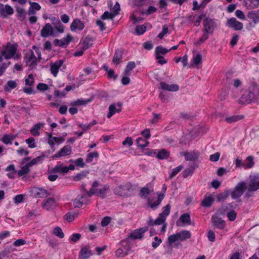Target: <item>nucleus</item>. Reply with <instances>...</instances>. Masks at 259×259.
<instances>
[{
	"instance_id": "nucleus-1",
	"label": "nucleus",
	"mask_w": 259,
	"mask_h": 259,
	"mask_svg": "<svg viewBox=\"0 0 259 259\" xmlns=\"http://www.w3.org/2000/svg\"><path fill=\"white\" fill-rule=\"evenodd\" d=\"M239 102L242 104L259 102V87L256 84L250 85L242 94Z\"/></svg>"
},
{
	"instance_id": "nucleus-2",
	"label": "nucleus",
	"mask_w": 259,
	"mask_h": 259,
	"mask_svg": "<svg viewBox=\"0 0 259 259\" xmlns=\"http://www.w3.org/2000/svg\"><path fill=\"white\" fill-rule=\"evenodd\" d=\"M24 61L26 65L30 69L36 68L37 63L40 62L41 59H38V57H36L32 50L28 49L24 51Z\"/></svg>"
},
{
	"instance_id": "nucleus-3",
	"label": "nucleus",
	"mask_w": 259,
	"mask_h": 259,
	"mask_svg": "<svg viewBox=\"0 0 259 259\" xmlns=\"http://www.w3.org/2000/svg\"><path fill=\"white\" fill-rule=\"evenodd\" d=\"M191 237V234L189 231H181L176 234H174L168 237L167 243L168 245H171L172 243L177 241H185Z\"/></svg>"
},
{
	"instance_id": "nucleus-4",
	"label": "nucleus",
	"mask_w": 259,
	"mask_h": 259,
	"mask_svg": "<svg viewBox=\"0 0 259 259\" xmlns=\"http://www.w3.org/2000/svg\"><path fill=\"white\" fill-rule=\"evenodd\" d=\"M247 18L252 20L251 22H249L246 26V28L250 30L255 25L259 23V9L257 10H253L247 13Z\"/></svg>"
},
{
	"instance_id": "nucleus-5",
	"label": "nucleus",
	"mask_w": 259,
	"mask_h": 259,
	"mask_svg": "<svg viewBox=\"0 0 259 259\" xmlns=\"http://www.w3.org/2000/svg\"><path fill=\"white\" fill-rule=\"evenodd\" d=\"M246 189V185L244 182L238 183L231 193L232 198L234 199L238 198L242 195Z\"/></svg>"
},
{
	"instance_id": "nucleus-6",
	"label": "nucleus",
	"mask_w": 259,
	"mask_h": 259,
	"mask_svg": "<svg viewBox=\"0 0 259 259\" xmlns=\"http://www.w3.org/2000/svg\"><path fill=\"white\" fill-rule=\"evenodd\" d=\"M170 211V205L167 204L164 208L162 213L159 214V217L154 221V223L156 225H159L163 224L166 220V217L169 215Z\"/></svg>"
},
{
	"instance_id": "nucleus-7",
	"label": "nucleus",
	"mask_w": 259,
	"mask_h": 259,
	"mask_svg": "<svg viewBox=\"0 0 259 259\" xmlns=\"http://www.w3.org/2000/svg\"><path fill=\"white\" fill-rule=\"evenodd\" d=\"M132 186L131 184H126L124 185H120L117 186L114 190V193L116 195L120 196H127V192L131 191Z\"/></svg>"
},
{
	"instance_id": "nucleus-8",
	"label": "nucleus",
	"mask_w": 259,
	"mask_h": 259,
	"mask_svg": "<svg viewBox=\"0 0 259 259\" xmlns=\"http://www.w3.org/2000/svg\"><path fill=\"white\" fill-rule=\"evenodd\" d=\"M203 31L212 34L216 27V24L213 20L207 18L203 21Z\"/></svg>"
},
{
	"instance_id": "nucleus-9",
	"label": "nucleus",
	"mask_w": 259,
	"mask_h": 259,
	"mask_svg": "<svg viewBox=\"0 0 259 259\" xmlns=\"http://www.w3.org/2000/svg\"><path fill=\"white\" fill-rule=\"evenodd\" d=\"M259 189V175H255L250 177V181L248 184V191L249 192L255 191Z\"/></svg>"
},
{
	"instance_id": "nucleus-10",
	"label": "nucleus",
	"mask_w": 259,
	"mask_h": 259,
	"mask_svg": "<svg viewBox=\"0 0 259 259\" xmlns=\"http://www.w3.org/2000/svg\"><path fill=\"white\" fill-rule=\"evenodd\" d=\"M17 47L15 45H7L6 50L2 51V54L6 59L12 58L17 52Z\"/></svg>"
},
{
	"instance_id": "nucleus-11",
	"label": "nucleus",
	"mask_w": 259,
	"mask_h": 259,
	"mask_svg": "<svg viewBox=\"0 0 259 259\" xmlns=\"http://www.w3.org/2000/svg\"><path fill=\"white\" fill-rule=\"evenodd\" d=\"M226 25L234 30H241L243 29V24L238 21L235 18H231L227 21Z\"/></svg>"
},
{
	"instance_id": "nucleus-12",
	"label": "nucleus",
	"mask_w": 259,
	"mask_h": 259,
	"mask_svg": "<svg viewBox=\"0 0 259 259\" xmlns=\"http://www.w3.org/2000/svg\"><path fill=\"white\" fill-rule=\"evenodd\" d=\"M122 103L121 102H118L116 105L115 104H111L109 107V112L107 114V117L110 118L115 113H119L122 110Z\"/></svg>"
},
{
	"instance_id": "nucleus-13",
	"label": "nucleus",
	"mask_w": 259,
	"mask_h": 259,
	"mask_svg": "<svg viewBox=\"0 0 259 259\" xmlns=\"http://www.w3.org/2000/svg\"><path fill=\"white\" fill-rule=\"evenodd\" d=\"M89 200L87 199V195L85 194H79L75 199L73 202V204L75 207H81L83 204H87Z\"/></svg>"
},
{
	"instance_id": "nucleus-14",
	"label": "nucleus",
	"mask_w": 259,
	"mask_h": 259,
	"mask_svg": "<svg viewBox=\"0 0 259 259\" xmlns=\"http://www.w3.org/2000/svg\"><path fill=\"white\" fill-rule=\"evenodd\" d=\"M64 61L62 60H58L50 63V70L54 77H56L59 68L62 66Z\"/></svg>"
},
{
	"instance_id": "nucleus-15",
	"label": "nucleus",
	"mask_w": 259,
	"mask_h": 259,
	"mask_svg": "<svg viewBox=\"0 0 259 259\" xmlns=\"http://www.w3.org/2000/svg\"><path fill=\"white\" fill-rule=\"evenodd\" d=\"M148 230V227H144L140 229H137L133 231L129 236L130 238L134 239H140L143 237L145 232Z\"/></svg>"
},
{
	"instance_id": "nucleus-16",
	"label": "nucleus",
	"mask_w": 259,
	"mask_h": 259,
	"mask_svg": "<svg viewBox=\"0 0 259 259\" xmlns=\"http://www.w3.org/2000/svg\"><path fill=\"white\" fill-rule=\"evenodd\" d=\"M72 40V36L70 34H68L66 37L61 39H55L54 40V45L63 47L65 45H68Z\"/></svg>"
},
{
	"instance_id": "nucleus-17",
	"label": "nucleus",
	"mask_w": 259,
	"mask_h": 259,
	"mask_svg": "<svg viewBox=\"0 0 259 259\" xmlns=\"http://www.w3.org/2000/svg\"><path fill=\"white\" fill-rule=\"evenodd\" d=\"M211 222L213 225L218 229H223L226 225L225 222L221 218L213 215L211 218Z\"/></svg>"
},
{
	"instance_id": "nucleus-18",
	"label": "nucleus",
	"mask_w": 259,
	"mask_h": 259,
	"mask_svg": "<svg viewBox=\"0 0 259 259\" xmlns=\"http://www.w3.org/2000/svg\"><path fill=\"white\" fill-rule=\"evenodd\" d=\"M130 249V244L126 242L125 245H123L121 248L116 250L115 251L116 256L118 257H124L128 254Z\"/></svg>"
},
{
	"instance_id": "nucleus-19",
	"label": "nucleus",
	"mask_w": 259,
	"mask_h": 259,
	"mask_svg": "<svg viewBox=\"0 0 259 259\" xmlns=\"http://www.w3.org/2000/svg\"><path fill=\"white\" fill-rule=\"evenodd\" d=\"M84 28V23L79 19H75L70 25V29L72 31H75L77 29L82 30Z\"/></svg>"
},
{
	"instance_id": "nucleus-20",
	"label": "nucleus",
	"mask_w": 259,
	"mask_h": 259,
	"mask_svg": "<svg viewBox=\"0 0 259 259\" xmlns=\"http://www.w3.org/2000/svg\"><path fill=\"white\" fill-rule=\"evenodd\" d=\"M71 148L70 146L68 145L65 146L57 153L53 156V158H57L69 155L71 154Z\"/></svg>"
},
{
	"instance_id": "nucleus-21",
	"label": "nucleus",
	"mask_w": 259,
	"mask_h": 259,
	"mask_svg": "<svg viewBox=\"0 0 259 259\" xmlns=\"http://www.w3.org/2000/svg\"><path fill=\"white\" fill-rule=\"evenodd\" d=\"M32 192L34 195L37 198H46L50 195L46 190L37 187L34 188Z\"/></svg>"
},
{
	"instance_id": "nucleus-22",
	"label": "nucleus",
	"mask_w": 259,
	"mask_h": 259,
	"mask_svg": "<svg viewBox=\"0 0 259 259\" xmlns=\"http://www.w3.org/2000/svg\"><path fill=\"white\" fill-rule=\"evenodd\" d=\"M162 90L170 92H177L179 90V87L177 84H169L165 82L161 81L160 83Z\"/></svg>"
},
{
	"instance_id": "nucleus-23",
	"label": "nucleus",
	"mask_w": 259,
	"mask_h": 259,
	"mask_svg": "<svg viewBox=\"0 0 259 259\" xmlns=\"http://www.w3.org/2000/svg\"><path fill=\"white\" fill-rule=\"evenodd\" d=\"M93 254L92 251L87 246L81 248L79 253L78 259H88Z\"/></svg>"
},
{
	"instance_id": "nucleus-24",
	"label": "nucleus",
	"mask_w": 259,
	"mask_h": 259,
	"mask_svg": "<svg viewBox=\"0 0 259 259\" xmlns=\"http://www.w3.org/2000/svg\"><path fill=\"white\" fill-rule=\"evenodd\" d=\"M53 33V28L50 23L46 24L40 31L41 36L44 38L48 37Z\"/></svg>"
},
{
	"instance_id": "nucleus-25",
	"label": "nucleus",
	"mask_w": 259,
	"mask_h": 259,
	"mask_svg": "<svg viewBox=\"0 0 259 259\" xmlns=\"http://www.w3.org/2000/svg\"><path fill=\"white\" fill-rule=\"evenodd\" d=\"M199 155V152L197 151L185 152L184 154L185 159L187 161H195L198 159Z\"/></svg>"
},
{
	"instance_id": "nucleus-26",
	"label": "nucleus",
	"mask_w": 259,
	"mask_h": 259,
	"mask_svg": "<svg viewBox=\"0 0 259 259\" xmlns=\"http://www.w3.org/2000/svg\"><path fill=\"white\" fill-rule=\"evenodd\" d=\"M164 195L161 193H158L157 200L154 202H151L150 200L148 201V205L153 209H155L157 208L158 206L161 203L162 200L164 199Z\"/></svg>"
},
{
	"instance_id": "nucleus-27",
	"label": "nucleus",
	"mask_w": 259,
	"mask_h": 259,
	"mask_svg": "<svg viewBox=\"0 0 259 259\" xmlns=\"http://www.w3.org/2000/svg\"><path fill=\"white\" fill-rule=\"evenodd\" d=\"M244 3L247 9H254L259 6V0H245Z\"/></svg>"
},
{
	"instance_id": "nucleus-28",
	"label": "nucleus",
	"mask_w": 259,
	"mask_h": 259,
	"mask_svg": "<svg viewBox=\"0 0 259 259\" xmlns=\"http://www.w3.org/2000/svg\"><path fill=\"white\" fill-rule=\"evenodd\" d=\"M123 51L121 50H116L114 53L112 62L114 64H118L121 62Z\"/></svg>"
},
{
	"instance_id": "nucleus-29",
	"label": "nucleus",
	"mask_w": 259,
	"mask_h": 259,
	"mask_svg": "<svg viewBox=\"0 0 259 259\" xmlns=\"http://www.w3.org/2000/svg\"><path fill=\"white\" fill-rule=\"evenodd\" d=\"M54 173H60L65 174L68 172L67 166H64L62 164H57L52 169Z\"/></svg>"
},
{
	"instance_id": "nucleus-30",
	"label": "nucleus",
	"mask_w": 259,
	"mask_h": 259,
	"mask_svg": "<svg viewBox=\"0 0 259 259\" xmlns=\"http://www.w3.org/2000/svg\"><path fill=\"white\" fill-rule=\"evenodd\" d=\"M43 125L44 124L40 123H38L34 124L30 130L31 134L35 137L38 136L40 135L39 130L40 129L41 126H43Z\"/></svg>"
},
{
	"instance_id": "nucleus-31",
	"label": "nucleus",
	"mask_w": 259,
	"mask_h": 259,
	"mask_svg": "<svg viewBox=\"0 0 259 259\" xmlns=\"http://www.w3.org/2000/svg\"><path fill=\"white\" fill-rule=\"evenodd\" d=\"M6 170L8 172L7 175L9 178L14 179L16 170L14 164H11L7 166Z\"/></svg>"
},
{
	"instance_id": "nucleus-32",
	"label": "nucleus",
	"mask_w": 259,
	"mask_h": 259,
	"mask_svg": "<svg viewBox=\"0 0 259 259\" xmlns=\"http://www.w3.org/2000/svg\"><path fill=\"white\" fill-rule=\"evenodd\" d=\"M213 201L214 199L211 196H205L201 201V205L203 207H210L212 204Z\"/></svg>"
},
{
	"instance_id": "nucleus-33",
	"label": "nucleus",
	"mask_w": 259,
	"mask_h": 259,
	"mask_svg": "<svg viewBox=\"0 0 259 259\" xmlns=\"http://www.w3.org/2000/svg\"><path fill=\"white\" fill-rule=\"evenodd\" d=\"M169 156V152L164 149L159 150L156 157L159 159H166Z\"/></svg>"
},
{
	"instance_id": "nucleus-34",
	"label": "nucleus",
	"mask_w": 259,
	"mask_h": 259,
	"mask_svg": "<svg viewBox=\"0 0 259 259\" xmlns=\"http://www.w3.org/2000/svg\"><path fill=\"white\" fill-rule=\"evenodd\" d=\"M136 143L137 146L142 149L147 147L149 143L147 139H144L143 138L141 137H139L136 140Z\"/></svg>"
},
{
	"instance_id": "nucleus-35",
	"label": "nucleus",
	"mask_w": 259,
	"mask_h": 259,
	"mask_svg": "<svg viewBox=\"0 0 259 259\" xmlns=\"http://www.w3.org/2000/svg\"><path fill=\"white\" fill-rule=\"evenodd\" d=\"M109 189V187L107 185H104L103 188L100 189H96V194L98 196H100L102 198H104L105 195L107 193Z\"/></svg>"
},
{
	"instance_id": "nucleus-36",
	"label": "nucleus",
	"mask_w": 259,
	"mask_h": 259,
	"mask_svg": "<svg viewBox=\"0 0 259 259\" xmlns=\"http://www.w3.org/2000/svg\"><path fill=\"white\" fill-rule=\"evenodd\" d=\"M17 86V83L14 80H9L4 86V89L6 91L10 92L11 90L15 89Z\"/></svg>"
},
{
	"instance_id": "nucleus-37",
	"label": "nucleus",
	"mask_w": 259,
	"mask_h": 259,
	"mask_svg": "<svg viewBox=\"0 0 259 259\" xmlns=\"http://www.w3.org/2000/svg\"><path fill=\"white\" fill-rule=\"evenodd\" d=\"M55 199L53 198H49L42 204V207L46 209H49L55 203Z\"/></svg>"
},
{
	"instance_id": "nucleus-38",
	"label": "nucleus",
	"mask_w": 259,
	"mask_h": 259,
	"mask_svg": "<svg viewBox=\"0 0 259 259\" xmlns=\"http://www.w3.org/2000/svg\"><path fill=\"white\" fill-rule=\"evenodd\" d=\"M15 138V136L10 135H5L2 139V141L5 144H12V141Z\"/></svg>"
},
{
	"instance_id": "nucleus-39",
	"label": "nucleus",
	"mask_w": 259,
	"mask_h": 259,
	"mask_svg": "<svg viewBox=\"0 0 259 259\" xmlns=\"http://www.w3.org/2000/svg\"><path fill=\"white\" fill-rule=\"evenodd\" d=\"M16 12L17 13V17L20 19L21 21H23L26 17V12L24 9L22 8L18 7L16 9Z\"/></svg>"
},
{
	"instance_id": "nucleus-40",
	"label": "nucleus",
	"mask_w": 259,
	"mask_h": 259,
	"mask_svg": "<svg viewBox=\"0 0 259 259\" xmlns=\"http://www.w3.org/2000/svg\"><path fill=\"white\" fill-rule=\"evenodd\" d=\"M195 166L196 165L195 163H192L189 168L185 169L183 171V177L184 178H187L189 176L191 175L193 172V170L195 169Z\"/></svg>"
},
{
	"instance_id": "nucleus-41",
	"label": "nucleus",
	"mask_w": 259,
	"mask_h": 259,
	"mask_svg": "<svg viewBox=\"0 0 259 259\" xmlns=\"http://www.w3.org/2000/svg\"><path fill=\"white\" fill-rule=\"evenodd\" d=\"M170 50L164 48L161 46L157 47L155 49V54L158 55H165Z\"/></svg>"
},
{
	"instance_id": "nucleus-42",
	"label": "nucleus",
	"mask_w": 259,
	"mask_h": 259,
	"mask_svg": "<svg viewBox=\"0 0 259 259\" xmlns=\"http://www.w3.org/2000/svg\"><path fill=\"white\" fill-rule=\"evenodd\" d=\"M254 157L252 156H248L246 158V160L248 162L244 165L245 168H252L254 165V162L253 161Z\"/></svg>"
},
{
	"instance_id": "nucleus-43",
	"label": "nucleus",
	"mask_w": 259,
	"mask_h": 259,
	"mask_svg": "<svg viewBox=\"0 0 259 259\" xmlns=\"http://www.w3.org/2000/svg\"><path fill=\"white\" fill-rule=\"evenodd\" d=\"M30 172L29 166L26 163L22 167L21 169L18 170V175L19 177L25 175Z\"/></svg>"
},
{
	"instance_id": "nucleus-44",
	"label": "nucleus",
	"mask_w": 259,
	"mask_h": 259,
	"mask_svg": "<svg viewBox=\"0 0 259 259\" xmlns=\"http://www.w3.org/2000/svg\"><path fill=\"white\" fill-rule=\"evenodd\" d=\"M53 233L55 236L59 237L60 238H63L64 237L63 231L60 227H56L54 229Z\"/></svg>"
},
{
	"instance_id": "nucleus-45",
	"label": "nucleus",
	"mask_w": 259,
	"mask_h": 259,
	"mask_svg": "<svg viewBox=\"0 0 259 259\" xmlns=\"http://www.w3.org/2000/svg\"><path fill=\"white\" fill-rule=\"evenodd\" d=\"M93 41L92 39L85 37L84 40L82 42V48L85 51L90 47H91L92 45V42Z\"/></svg>"
},
{
	"instance_id": "nucleus-46",
	"label": "nucleus",
	"mask_w": 259,
	"mask_h": 259,
	"mask_svg": "<svg viewBox=\"0 0 259 259\" xmlns=\"http://www.w3.org/2000/svg\"><path fill=\"white\" fill-rule=\"evenodd\" d=\"M203 35L200 38V39L195 43V45L196 46H200L202 44H203L206 39L208 38V34L209 33H208L205 31H203Z\"/></svg>"
},
{
	"instance_id": "nucleus-47",
	"label": "nucleus",
	"mask_w": 259,
	"mask_h": 259,
	"mask_svg": "<svg viewBox=\"0 0 259 259\" xmlns=\"http://www.w3.org/2000/svg\"><path fill=\"white\" fill-rule=\"evenodd\" d=\"M91 100H86L83 99H78L77 100L71 102L70 105L72 106H80L82 105H86L90 102Z\"/></svg>"
},
{
	"instance_id": "nucleus-48",
	"label": "nucleus",
	"mask_w": 259,
	"mask_h": 259,
	"mask_svg": "<svg viewBox=\"0 0 259 259\" xmlns=\"http://www.w3.org/2000/svg\"><path fill=\"white\" fill-rule=\"evenodd\" d=\"M116 16V14L109 13L107 11L105 12L101 16V19L103 20L111 19L113 20Z\"/></svg>"
},
{
	"instance_id": "nucleus-49",
	"label": "nucleus",
	"mask_w": 259,
	"mask_h": 259,
	"mask_svg": "<svg viewBox=\"0 0 259 259\" xmlns=\"http://www.w3.org/2000/svg\"><path fill=\"white\" fill-rule=\"evenodd\" d=\"M99 156V153L97 151H94L93 152L89 153L88 154L87 159H86V162L88 163H89L91 161H92L93 159L94 158H97Z\"/></svg>"
},
{
	"instance_id": "nucleus-50",
	"label": "nucleus",
	"mask_w": 259,
	"mask_h": 259,
	"mask_svg": "<svg viewBox=\"0 0 259 259\" xmlns=\"http://www.w3.org/2000/svg\"><path fill=\"white\" fill-rule=\"evenodd\" d=\"M183 166L182 165H180L177 167L174 168L170 175L169 176V179H171L176 175H177L183 168Z\"/></svg>"
},
{
	"instance_id": "nucleus-51",
	"label": "nucleus",
	"mask_w": 259,
	"mask_h": 259,
	"mask_svg": "<svg viewBox=\"0 0 259 259\" xmlns=\"http://www.w3.org/2000/svg\"><path fill=\"white\" fill-rule=\"evenodd\" d=\"M88 172L82 171L78 174H77L76 175H75L73 177V180L75 181H78L82 179L83 178H84L87 177Z\"/></svg>"
},
{
	"instance_id": "nucleus-52",
	"label": "nucleus",
	"mask_w": 259,
	"mask_h": 259,
	"mask_svg": "<svg viewBox=\"0 0 259 259\" xmlns=\"http://www.w3.org/2000/svg\"><path fill=\"white\" fill-rule=\"evenodd\" d=\"M229 191L228 190L220 194L217 196V200L219 202L224 201L229 196Z\"/></svg>"
},
{
	"instance_id": "nucleus-53",
	"label": "nucleus",
	"mask_w": 259,
	"mask_h": 259,
	"mask_svg": "<svg viewBox=\"0 0 259 259\" xmlns=\"http://www.w3.org/2000/svg\"><path fill=\"white\" fill-rule=\"evenodd\" d=\"M179 220L183 223H189L190 222V216L188 213H184L180 217Z\"/></svg>"
},
{
	"instance_id": "nucleus-54",
	"label": "nucleus",
	"mask_w": 259,
	"mask_h": 259,
	"mask_svg": "<svg viewBox=\"0 0 259 259\" xmlns=\"http://www.w3.org/2000/svg\"><path fill=\"white\" fill-rule=\"evenodd\" d=\"M25 142L28 145L30 148H34L36 147L35 139L32 137H30L25 140Z\"/></svg>"
},
{
	"instance_id": "nucleus-55",
	"label": "nucleus",
	"mask_w": 259,
	"mask_h": 259,
	"mask_svg": "<svg viewBox=\"0 0 259 259\" xmlns=\"http://www.w3.org/2000/svg\"><path fill=\"white\" fill-rule=\"evenodd\" d=\"M135 30L138 35H142L146 31V27L144 25H138Z\"/></svg>"
},
{
	"instance_id": "nucleus-56",
	"label": "nucleus",
	"mask_w": 259,
	"mask_h": 259,
	"mask_svg": "<svg viewBox=\"0 0 259 259\" xmlns=\"http://www.w3.org/2000/svg\"><path fill=\"white\" fill-rule=\"evenodd\" d=\"M241 119L239 116H232L231 117H226L225 120L228 123L236 122Z\"/></svg>"
},
{
	"instance_id": "nucleus-57",
	"label": "nucleus",
	"mask_w": 259,
	"mask_h": 259,
	"mask_svg": "<svg viewBox=\"0 0 259 259\" xmlns=\"http://www.w3.org/2000/svg\"><path fill=\"white\" fill-rule=\"evenodd\" d=\"M202 56L200 54H197L195 57L193 58V63L198 65L201 63Z\"/></svg>"
},
{
	"instance_id": "nucleus-58",
	"label": "nucleus",
	"mask_w": 259,
	"mask_h": 259,
	"mask_svg": "<svg viewBox=\"0 0 259 259\" xmlns=\"http://www.w3.org/2000/svg\"><path fill=\"white\" fill-rule=\"evenodd\" d=\"M150 193V190L146 187H144L141 189L140 193L141 197H147Z\"/></svg>"
},
{
	"instance_id": "nucleus-59",
	"label": "nucleus",
	"mask_w": 259,
	"mask_h": 259,
	"mask_svg": "<svg viewBox=\"0 0 259 259\" xmlns=\"http://www.w3.org/2000/svg\"><path fill=\"white\" fill-rule=\"evenodd\" d=\"M154 241L152 243V246L154 248H157L162 242V240L158 237H154Z\"/></svg>"
},
{
	"instance_id": "nucleus-60",
	"label": "nucleus",
	"mask_w": 259,
	"mask_h": 259,
	"mask_svg": "<svg viewBox=\"0 0 259 259\" xmlns=\"http://www.w3.org/2000/svg\"><path fill=\"white\" fill-rule=\"evenodd\" d=\"M57 24L55 26V28L58 32L62 33L64 31V26L62 25L58 19L57 20Z\"/></svg>"
},
{
	"instance_id": "nucleus-61",
	"label": "nucleus",
	"mask_w": 259,
	"mask_h": 259,
	"mask_svg": "<svg viewBox=\"0 0 259 259\" xmlns=\"http://www.w3.org/2000/svg\"><path fill=\"white\" fill-rule=\"evenodd\" d=\"M236 215L237 214L234 210H231L227 213V217L230 221H234L236 218Z\"/></svg>"
},
{
	"instance_id": "nucleus-62",
	"label": "nucleus",
	"mask_w": 259,
	"mask_h": 259,
	"mask_svg": "<svg viewBox=\"0 0 259 259\" xmlns=\"http://www.w3.org/2000/svg\"><path fill=\"white\" fill-rule=\"evenodd\" d=\"M207 238L210 242H214L215 240V235L214 233L212 230L208 231L207 233Z\"/></svg>"
},
{
	"instance_id": "nucleus-63",
	"label": "nucleus",
	"mask_w": 259,
	"mask_h": 259,
	"mask_svg": "<svg viewBox=\"0 0 259 259\" xmlns=\"http://www.w3.org/2000/svg\"><path fill=\"white\" fill-rule=\"evenodd\" d=\"M133 144V141L132 137H127L125 138V139L122 142V145L123 146H126V145L128 146H131Z\"/></svg>"
},
{
	"instance_id": "nucleus-64",
	"label": "nucleus",
	"mask_w": 259,
	"mask_h": 259,
	"mask_svg": "<svg viewBox=\"0 0 259 259\" xmlns=\"http://www.w3.org/2000/svg\"><path fill=\"white\" fill-rule=\"evenodd\" d=\"M141 134L144 136L147 140L149 139L151 137L150 131L149 128H146L142 131Z\"/></svg>"
}]
</instances>
